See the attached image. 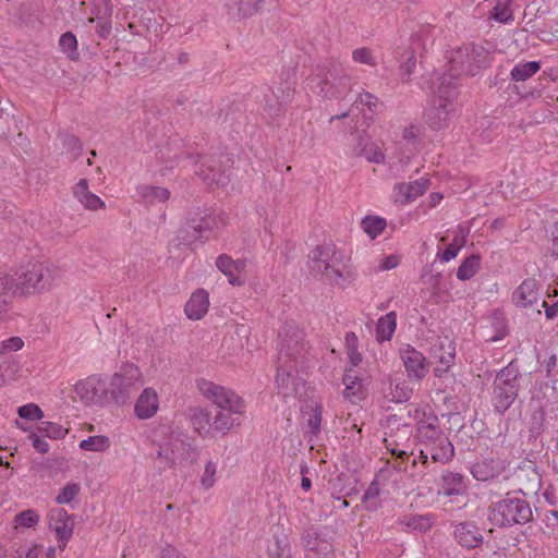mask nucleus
<instances>
[{
	"label": "nucleus",
	"instance_id": "nucleus-1",
	"mask_svg": "<svg viewBox=\"0 0 558 558\" xmlns=\"http://www.w3.org/2000/svg\"><path fill=\"white\" fill-rule=\"evenodd\" d=\"M276 383L280 393L294 390L295 375L304 359V333L293 323L284 322L279 330Z\"/></svg>",
	"mask_w": 558,
	"mask_h": 558
},
{
	"label": "nucleus",
	"instance_id": "nucleus-2",
	"mask_svg": "<svg viewBox=\"0 0 558 558\" xmlns=\"http://www.w3.org/2000/svg\"><path fill=\"white\" fill-rule=\"evenodd\" d=\"M447 68L440 78L446 77V84L457 85V80L463 75H476L490 63V53L483 46L470 44L460 47L447 56Z\"/></svg>",
	"mask_w": 558,
	"mask_h": 558
},
{
	"label": "nucleus",
	"instance_id": "nucleus-3",
	"mask_svg": "<svg viewBox=\"0 0 558 558\" xmlns=\"http://www.w3.org/2000/svg\"><path fill=\"white\" fill-rule=\"evenodd\" d=\"M22 294L45 293L52 290L62 279L63 271L60 267L44 263H28L17 268Z\"/></svg>",
	"mask_w": 558,
	"mask_h": 558
},
{
	"label": "nucleus",
	"instance_id": "nucleus-4",
	"mask_svg": "<svg viewBox=\"0 0 558 558\" xmlns=\"http://www.w3.org/2000/svg\"><path fill=\"white\" fill-rule=\"evenodd\" d=\"M342 260L343 254L332 243H324L310 252L307 265L313 276L337 282L343 277Z\"/></svg>",
	"mask_w": 558,
	"mask_h": 558
},
{
	"label": "nucleus",
	"instance_id": "nucleus-5",
	"mask_svg": "<svg viewBox=\"0 0 558 558\" xmlns=\"http://www.w3.org/2000/svg\"><path fill=\"white\" fill-rule=\"evenodd\" d=\"M531 519V506L520 496L507 494L505 498L494 502L490 508L489 520L498 526L525 524L530 522Z\"/></svg>",
	"mask_w": 558,
	"mask_h": 558
},
{
	"label": "nucleus",
	"instance_id": "nucleus-6",
	"mask_svg": "<svg viewBox=\"0 0 558 558\" xmlns=\"http://www.w3.org/2000/svg\"><path fill=\"white\" fill-rule=\"evenodd\" d=\"M439 81L438 97L425 113V122L435 131L446 129L452 121L456 116L454 99L458 96L457 85L446 84V77Z\"/></svg>",
	"mask_w": 558,
	"mask_h": 558
},
{
	"label": "nucleus",
	"instance_id": "nucleus-7",
	"mask_svg": "<svg viewBox=\"0 0 558 558\" xmlns=\"http://www.w3.org/2000/svg\"><path fill=\"white\" fill-rule=\"evenodd\" d=\"M521 374L518 366L511 362L495 377L493 400L496 411L504 413L514 402L519 392V378Z\"/></svg>",
	"mask_w": 558,
	"mask_h": 558
},
{
	"label": "nucleus",
	"instance_id": "nucleus-8",
	"mask_svg": "<svg viewBox=\"0 0 558 558\" xmlns=\"http://www.w3.org/2000/svg\"><path fill=\"white\" fill-rule=\"evenodd\" d=\"M223 223L222 217L213 209H197L191 213L186 226L181 230V239L185 245H193L196 241L208 239L207 233L213 232Z\"/></svg>",
	"mask_w": 558,
	"mask_h": 558
},
{
	"label": "nucleus",
	"instance_id": "nucleus-9",
	"mask_svg": "<svg viewBox=\"0 0 558 558\" xmlns=\"http://www.w3.org/2000/svg\"><path fill=\"white\" fill-rule=\"evenodd\" d=\"M141 379V371L134 364H124L107 383L109 402L123 404L130 399Z\"/></svg>",
	"mask_w": 558,
	"mask_h": 558
},
{
	"label": "nucleus",
	"instance_id": "nucleus-10",
	"mask_svg": "<svg viewBox=\"0 0 558 558\" xmlns=\"http://www.w3.org/2000/svg\"><path fill=\"white\" fill-rule=\"evenodd\" d=\"M197 387L206 399L217 404L220 409L228 410L234 414L244 412V402L234 391L206 379L198 380Z\"/></svg>",
	"mask_w": 558,
	"mask_h": 558
},
{
	"label": "nucleus",
	"instance_id": "nucleus-11",
	"mask_svg": "<svg viewBox=\"0 0 558 558\" xmlns=\"http://www.w3.org/2000/svg\"><path fill=\"white\" fill-rule=\"evenodd\" d=\"M349 77L336 68L327 73H317L311 78L312 89L325 98H338L345 94Z\"/></svg>",
	"mask_w": 558,
	"mask_h": 558
},
{
	"label": "nucleus",
	"instance_id": "nucleus-12",
	"mask_svg": "<svg viewBox=\"0 0 558 558\" xmlns=\"http://www.w3.org/2000/svg\"><path fill=\"white\" fill-rule=\"evenodd\" d=\"M75 392L86 403L104 405L109 403L107 381L98 377H88L75 385Z\"/></svg>",
	"mask_w": 558,
	"mask_h": 558
},
{
	"label": "nucleus",
	"instance_id": "nucleus-13",
	"mask_svg": "<svg viewBox=\"0 0 558 558\" xmlns=\"http://www.w3.org/2000/svg\"><path fill=\"white\" fill-rule=\"evenodd\" d=\"M399 355L409 379L420 381L428 374L429 364L423 353L415 348L408 344L400 349Z\"/></svg>",
	"mask_w": 558,
	"mask_h": 558
},
{
	"label": "nucleus",
	"instance_id": "nucleus-14",
	"mask_svg": "<svg viewBox=\"0 0 558 558\" xmlns=\"http://www.w3.org/2000/svg\"><path fill=\"white\" fill-rule=\"evenodd\" d=\"M305 558H336L332 544L319 537L316 529H307L302 536Z\"/></svg>",
	"mask_w": 558,
	"mask_h": 558
},
{
	"label": "nucleus",
	"instance_id": "nucleus-15",
	"mask_svg": "<svg viewBox=\"0 0 558 558\" xmlns=\"http://www.w3.org/2000/svg\"><path fill=\"white\" fill-rule=\"evenodd\" d=\"M49 527L54 531L59 547H65L73 534V520L63 508H54L49 512Z\"/></svg>",
	"mask_w": 558,
	"mask_h": 558
},
{
	"label": "nucleus",
	"instance_id": "nucleus-16",
	"mask_svg": "<svg viewBox=\"0 0 558 558\" xmlns=\"http://www.w3.org/2000/svg\"><path fill=\"white\" fill-rule=\"evenodd\" d=\"M429 185V180L420 178L413 182H401L393 187V199L396 203L408 204L423 195Z\"/></svg>",
	"mask_w": 558,
	"mask_h": 558
},
{
	"label": "nucleus",
	"instance_id": "nucleus-17",
	"mask_svg": "<svg viewBox=\"0 0 558 558\" xmlns=\"http://www.w3.org/2000/svg\"><path fill=\"white\" fill-rule=\"evenodd\" d=\"M420 453L424 462L430 458L434 462L447 463L452 459L454 449L447 436H440L436 442L421 448Z\"/></svg>",
	"mask_w": 558,
	"mask_h": 558
},
{
	"label": "nucleus",
	"instance_id": "nucleus-18",
	"mask_svg": "<svg viewBox=\"0 0 558 558\" xmlns=\"http://www.w3.org/2000/svg\"><path fill=\"white\" fill-rule=\"evenodd\" d=\"M355 143L352 144L351 155L353 157H363L369 162L381 163L385 159L383 151L373 143L367 135L356 134Z\"/></svg>",
	"mask_w": 558,
	"mask_h": 558
},
{
	"label": "nucleus",
	"instance_id": "nucleus-19",
	"mask_svg": "<svg viewBox=\"0 0 558 558\" xmlns=\"http://www.w3.org/2000/svg\"><path fill=\"white\" fill-rule=\"evenodd\" d=\"M17 269L12 272L0 271V314L5 312L10 299L17 294L23 295Z\"/></svg>",
	"mask_w": 558,
	"mask_h": 558
},
{
	"label": "nucleus",
	"instance_id": "nucleus-20",
	"mask_svg": "<svg viewBox=\"0 0 558 558\" xmlns=\"http://www.w3.org/2000/svg\"><path fill=\"white\" fill-rule=\"evenodd\" d=\"M217 268L228 277L232 286H242L244 280L240 275L245 270L246 259L233 260L229 255L221 254L216 259Z\"/></svg>",
	"mask_w": 558,
	"mask_h": 558
},
{
	"label": "nucleus",
	"instance_id": "nucleus-21",
	"mask_svg": "<svg viewBox=\"0 0 558 558\" xmlns=\"http://www.w3.org/2000/svg\"><path fill=\"white\" fill-rule=\"evenodd\" d=\"M456 541L465 548H476L483 544L480 527L473 522H461L454 527Z\"/></svg>",
	"mask_w": 558,
	"mask_h": 558
},
{
	"label": "nucleus",
	"instance_id": "nucleus-22",
	"mask_svg": "<svg viewBox=\"0 0 558 558\" xmlns=\"http://www.w3.org/2000/svg\"><path fill=\"white\" fill-rule=\"evenodd\" d=\"M159 408V400L157 392L153 388H145L140 395L134 412L141 420L153 417Z\"/></svg>",
	"mask_w": 558,
	"mask_h": 558
},
{
	"label": "nucleus",
	"instance_id": "nucleus-23",
	"mask_svg": "<svg viewBox=\"0 0 558 558\" xmlns=\"http://www.w3.org/2000/svg\"><path fill=\"white\" fill-rule=\"evenodd\" d=\"M512 300L517 306L530 307L538 300L537 282L533 278L525 279L513 292Z\"/></svg>",
	"mask_w": 558,
	"mask_h": 558
},
{
	"label": "nucleus",
	"instance_id": "nucleus-24",
	"mask_svg": "<svg viewBox=\"0 0 558 558\" xmlns=\"http://www.w3.org/2000/svg\"><path fill=\"white\" fill-rule=\"evenodd\" d=\"M294 89L287 84L286 88H277L272 90V96L276 101L272 102L270 99L266 100L265 110L272 119L282 117L286 112L287 104L292 99Z\"/></svg>",
	"mask_w": 558,
	"mask_h": 558
},
{
	"label": "nucleus",
	"instance_id": "nucleus-25",
	"mask_svg": "<svg viewBox=\"0 0 558 558\" xmlns=\"http://www.w3.org/2000/svg\"><path fill=\"white\" fill-rule=\"evenodd\" d=\"M189 418L195 433L202 437L213 435L211 413L204 408L194 407L189 410Z\"/></svg>",
	"mask_w": 558,
	"mask_h": 558
},
{
	"label": "nucleus",
	"instance_id": "nucleus-26",
	"mask_svg": "<svg viewBox=\"0 0 558 558\" xmlns=\"http://www.w3.org/2000/svg\"><path fill=\"white\" fill-rule=\"evenodd\" d=\"M343 397L355 403L364 398L362 379L352 367H347L343 376Z\"/></svg>",
	"mask_w": 558,
	"mask_h": 558
},
{
	"label": "nucleus",
	"instance_id": "nucleus-27",
	"mask_svg": "<svg viewBox=\"0 0 558 558\" xmlns=\"http://www.w3.org/2000/svg\"><path fill=\"white\" fill-rule=\"evenodd\" d=\"M208 306V293L205 290H197L186 302L184 312L191 319H201L207 313Z\"/></svg>",
	"mask_w": 558,
	"mask_h": 558
},
{
	"label": "nucleus",
	"instance_id": "nucleus-28",
	"mask_svg": "<svg viewBox=\"0 0 558 558\" xmlns=\"http://www.w3.org/2000/svg\"><path fill=\"white\" fill-rule=\"evenodd\" d=\"M417 439L420 441L421 448L427 446L429 444L436 442V439L439 440L440 436H446L437 425V417L433 416L428 420H421L417 423Z\"/></svg>",
	"mask_w": 558,
	"mask_h": 558
},
{
	"label": "nucleus",
	"instance_id": "nucleus-29",
	"mask_svg": "<svg viewBox=\"0 0 558 558\" xmlns=\"http://www.w3.org/2000/svg\"><path fill=\"white\" fill-rule=\"evenodd\" d=\"M75 198L87 209L97 210L105 206V203L94 193L88 190V182L86 179H81L73 187Z\"/></svg>",
	"mask_w": 558,
	"mask_h": 558
},
{
	"label": "nucleus",
	"instance_id": "nucleus-30",
	"mask_svg": "<svg viewBox=\"0 0 558 558\" xmlns=\"http://www.w3.org/2000/svg\"><path fill=\"white\" fill-rule=\"evenodd\" d=\"M501 464L493 459H484L473 464L471 473L477 481H488L499 475L501 472Z\"/></svg>",
	"mask_w": 558,
	"mask_h": 558
},
{
	"label": "nucleus",
	"instance_id": "nucleus-31",
	"mask_svg": "<svg viewBox=\"0 0 558 558\" xmlns=\"http://www.w3.org/2000/svg\"><path fill=\"white\" fill-rule=\"evenodd\" d=\"M441 482V489L446 496L462 495L466 489L464 476L457 472H445Z\"/></svg>",
	"mask_w": 558,
	"mask_h": 558
},
{
	"label": "nucleus",
	"instance_id": "nucleus-32",
	"mask_svg": "<svg viewBox=\"0 0 558 558\" xmlns=\"http://www.w3.org/2000/svg\"><path fill=\"white\" fill-rule=\"evenodd\" d=\"M136 194L146 205L162 203L170 197L169 190L146 184L138 185L136 187Z\"/></svg>",
	"mask_w": 558,
	"mask_h": 558
},
{
	"label": "nucleus",
	"instance_id": "nucleus-33",
	"mask_svg": "<svg viewBox=\"0 0 558 558\" xmlns=\"http://www.w3.org/2000/svg\"><path fill=\"white\" fill-rule=\"evenodd\" d=\"M436 27L432 25H423L412 36V50L413 52L427 51L435 40Z\"/></svg>",
	"mask_w": 558,
	"mask_h": 558
},
{
	"label": "nucleus",
	"instance_id": "nucleus-34",
	"mask_svg": "<svg viewBox=\"0 0 558 558\" xmlns=\"http://www.w3.org/2000/svg\"><path fill=\"white\" fill-rule=\"evenodd\" d=\"M401 526H405L412 531L425 533L432 529L435 523L434 515L430 513L426 514H413L404 515L399 521Z\"/></svg>",
	"mask_w": 558,
	"mask_h": 558
},
{
	"label": "nucleus",
	"instance_id": "nucleus-35",
	"mask_svg": "<svg viewBox=\"0 0 558 558\" xmlns=\"http://www.w3.org/2000/svg\"><path fill=\"white\" fill-rule=\"evenodd\" d=\"M264 0H255L253 4H244L241 0H231L225 4L227 13L236 20L257 13Z\"/></svg>",
	"mask_w": 558,
	"mask_h": 558
},
{
	"label": "nucleus",
	"instance_id": "nucleus-36",
	"mask_svg": "<svg viewBox=\"0 0 558 558\" xmlns=\"http://www.w3.org/2000/svg\"><path fill=\"white\" fill-rule=\"evenodd\" d=\"M268 555L270 558H291L290 543L283 531L274 534L268 545Z\"/></svg>",
	"mask_w": 558,
	"mask_h": 558
},
{
	"label": "nucleus",
	"instance_id": "nucleus-37",
	"mask_svg": "<svg viewBox=\"0 0 558 558\" xmlns=\"http://www.w3.org/2000/svg\"><path fill=\"white\" fill-rule=\"evenodd\" d=\"M397 327V314L389 312L385 316H381L376 325V339L378 341L390 340L396 331Z\"/></svg>",
	"mask_w": 558,
	"mask_h": 558
},
{
	"label": "nucleus",
	"instance_id": "nucleus-38",
	"mask_svg": "<svg viewBox=\"0 0 558 558\" xmlns=\"http://www.w3.org/2000/svg\"><path fill=\"white\" fill-rule=\"evenodd\" d=\"M413 389L405 380L396 379L390 381V400L396 403H402L412 397Z\"/></svg>",
	"mask_w": 558,
	"mask_h": 558
},
{
	"label": "nucleus",
	"instance_id": "nucleus-39",
	"mask_svg": "<svg viewBox=\"0 0 558 558\" xmlns=\"http://www.w3.org/2000/svg\"><path fill=\"white\" fill-rule=\"evenodd\" d=\"M63 149L71 162L77 160L83 151V146L80 138L72 134H61Z\"/></svg>",
	"mask_w": 558,
	"mask_h": 558
},
{
	"label": "nucleus",
	"instance_id": "nucleus-40",
	"mask_svg": "<svg viewBox=\"0 0 558 558\" xmlns=\"http://www.w3.org/2000/svg\"><path fill=\"white\" fill-rule=\"evenodd\" d=\"M232 414L234 413L220 409V411H218L216 415L211 417L213 434L221 433L225 435L228 430H230L235 424V418L232 416Z\"/></svg>",
	"mask_w": 558,
	"mask_h": 558
},
{
	"label": "nucleus",
	"instance_id": "nucleus-41",
	"mask_svg": "<svg viewBox=\"0 0 558 558\" xmlns=\"http://www.w3.org/2000/svg\"><path fill=\"white\" fill-rule=\"evenodd\" d=\"M541 69L537 61L521 62L514 65L511 71V77L515 82H523L534 75Z\"/></svg>",
	"mask_w": 558,
	"mask_h": 558
},
{
	"label": "nucleus",
	"instance_id": "nucleus-42",
	"mask_svg": "<svg viewBox=\"0 0 558 558\" xmlns=\"http://www.w3.org/2000/svg\"><path fill=\"white\" fill-rule=\"evenodd\" d=\"M196 174L209 185L216 184L218 186H226L230 182L229 174L220 172L211 166L208 167V172H205V170L201 168L199 171H196Z\"/></svg>",
	"mask_w": 558,
	"mask_h": 558
},
{
	"label": "nucleus",
	"instance_id": "nucleus-43",
	"mask_svg": "<svg viewBox=\"0 0 558 558\" xmlns=\"http://www.w3.org/2000/svg\"><path fill=\"white\" fill-rule=\"evenodd\" d=\"M380 488L378 482L374 480L365 490L362 501L367 511H375L380 507Z\"/></svg>",
	"mask_w": 558,
	"mask_h": 558
},
{
	"label": "nucleus",
	"instance_id": "nucleus-44",
	"mask_svg": "<svg viewBox=\"0 0 558 558\" xmlns=\"http://www.w3.org/2000/svg\"><path fill=\"white\" fill-rule=\"evenodd\" d=\"M110 447V440L107 436H89L80 442V448L86 451L102 452Z\"/></svg>",
	"mask_w": 558,
	"mask_h": 558
},
{
	"label": "nucleus",
	"instance_id": "nucleus-45",
	"mask_svg": "<svg viewBox=\"0 0 558 558\" xmlns=\"http://www.w3.org/2000/svg\"><path fill=\"white\" fill-rule=\"evenodd\" d=\"M480 269V257L471 255L465 258L457 270V277L460 280L471 279Z\"/></svg>",
	"mask_w": 558,
	"mask_h": 558
},
{
	"label": "nucleus",
	"instance_id": "nucleus-46",
	"mask_svg": "<svg viewBox=\"0 0 558 558\" xmlns=\"http://www.w3.org/2000/svg\"><path fill=\"white\" fill-rule=\"evenodd\" d=\"M363 230L369 235V238L375 239L386 228L387 223L384 218L380 217H365L362 222Z\"/></svg>",
	"mask_w": 558,
	"mask_h": 558
},
{
	"label": "nucleus",
	"instance_id": "nucleus-47",
	"mask_svg": "<svg viewBox=\"0 0 558 558\" xmlns=\"http://www.w3.org/2000/svg\"><path fill=\"white\" fill-rule=\"evenodd\" d=\"M38 432L44 437L51 439H61L68 434L66 428L53 422H41L38 426Z\"/></svg>",
	"mask_w": 558,
	"mask_h": 558
},
{
	"label": "nucleus",
	"instance_id": "nucleus-48",
	"mask_svg": "<svg viewBox=\"0 0 558 558\" xmlns=\"http://www.w3.org/2000/svg\"><path fill=\"white\" fill-rule=\"evenodd\" d=\"M59 45L64 53L72 60L78 57L77 40L72 33H65L60 37Z\"/></svg>",
	"mask_w": 558,
	"mask_h": 558
},
{
	"label": "nucleus",
	"instance_id": "nucleus-49",
	"mask_svg": "<svg viewBox=\"0 0 558 558\" xmlns=\"http://www.w3.org/2000/svg\"><path fill=\"white\" fill-rule=\"evenodd\" d=\"M80 489L77 483H68L56 497V502L59 505L71 502L78 495Z\"/></svg>",
	"mask_w": 558,
	"mask_h": 558
},
{
	"label": "nucleus",
	"instance_id": "nucleus-50",
	"mask_svg": "<svg viewBox=\"0 0 558 558\" xmlns=\"http://www.w3.org/2000/svg\"><path fill=\"white\" fill-rule=\"evenodd\" d=\"M17 414L21 418L36 421L44 416L43 410L35 403H28L17 409Z\"/></svg>",
	"mask_w": 558,
	"mask_h": 558
},
{
	"label": "nucleus",
	"instance_id": "nucleus-51",
	"mask_svg": "<svg viewBox=\"0 0 558 558\" xmlns=\"http://www.w3.org/2000/svg\"><path fill=\"white\" fill-rule=\"evenodd\" d=\"M352 59L356 63L366 64V65H369V66H375L376 65V60H375V57L373 54V51H372V49H369L367 47H362V48H357V49L353 50L352 51Z\"/></svg>",
	"mask_w": 558,
	"mask_h": 558
},
{
	"label": "nucleus",
	"instance_id": "nucleus-52",
	"mask_svg": "<svg viewBox=\"0 0 558 558\" xmlns=\"http://www.w3.org/2000/svg\"><path fill=\"white\" fill-rule=\"evenodd\" d=\"M14 521L20 526L33 527L38 523L39 515L36 513L35 510L28 509L17 513L15 515Z\"/></svg>",
	"mask_w": 558,
	"mask_h": 558
},
{
	"label": "nucleus",
	"instance_id": "nucleus-53",
	"mask_svg": "<svg viewBox=\"0 0 558 558\" xmlns=\"http://www.w3.org/2000/svg\"><path fill=\"white\" fill-rule=\"evenodd\" d=\"M216 470L217 466L213 461L206 463L204 473L201 476V484L205 489H209L214 486Z\"/></svg>",
	"mask_w": 558,
	"mask_h": 558
},
{
	"label": "nucleus",
	"instance_id": "nucleus-54",
	"mask_svg": "<svg viewBox=\"0 0 558 558\" xmlns=\"http://www.w3.org/2000/svg\"><path fill=\"white\" fill-rule=\"evenodd\" d=\"M24 347V341L21 337H11L0 342V355L8 352L19 351Z\"/></svg>",
	"mask_w": 558,
	"mask_h": 558
},
{
	"label": "nucleus",
	"instance_id": "nucleus-55",
	"mask_svg": "<svg viewBox=\"0 0 558 558\" xmlns=\"http://www.w3.org/2000/svg\"><path fill=\"white\" fill-rule=\"evenodd\" d=\"M481 545L480 551L476 554L475 558H504V554L494 545L489 543H483Z\"/></svg>",
	"mask_w": 558,
	"mask_h": 558
},
{
	"label": "nucleus",
	"instance_id": "nucleus-56",
	"mask_svg": "<svg viewBox=\"0 0 558 558\" xmlns=\"http://www.w3.org/2000/svg\"><path fill=\"white\" fill-rule=\"evenodd\" d=\"M546 533L555 536L558 531V510H549L545 515Z\"/></svg>",
	"mask_w": 558,
	"mask_h": 558
},
{
	"label": "nucleus",
	"instance_id": "nucleus-57",
	"mask_svg": "<svg viewBox=\"0 0 558 558\" xmlns=\"http://www.w3.org/2000/svg\"><path fill=\"white\" fill-rule=\"evenodd\" d=\"M320 424H322V409L315 408L313 409L308 422L307 427L310 432L314 435L318 434L320 432Z\"/></svg>",
	"mask_w": 558,
	"mask_h": 558
},
{
	"label": "nucleus",
	"instance_id": "nucleus-58",
	"mask_svg": "<svg viewBox=\"0 0 558 558\" xmlns=\"http://www.w3.org/2000/svg\"><path fill=\"white\" fill-rule=\"evenodd\" d=\"M494 19L500 23H507L513 19L511 10L506 4H498L494 8Z\"/></svg>",
	"mask_w": 558,
	"mask_h": 558
},
{
	"label": "nucleus",
	"instance_id": "nucleus-59",
	"mask_svg": "<svg viewBox=\"0 0 558 558\" xmlns=\"http://www.w3.org/2000/svg\"><path fill=\"white\" fill-rule=\"evenodd\" d=\"M459 253V247L456 244L449 243L444 252L438 253V257L441 262L447 263L453 259Z\"/></svg>",
	"mask_w": 558,
	"mask_h": 558
},
{
	"label": "nucleus",
	"instance_id": "nucleus-60",
	"mask_svg": "<svg viewBox=\"0 0 558 558\" xmlns=\"http://www.w3.org/2000/svg\"><path fill=\"white\" fill-rule=\"evenodd\" d=\"M415 64H416V59L415 57L412 54L410 56L407 61L401 65L400 70H401V77L403 80H409L412 72H413V69L415 68Z\"/></svg>",
	"mask_w": 558,
	"mask_h": 558
},
{
	"label": "nucleus",
	"instance_id": "nucleus-61",
	"mask_svg": "<svg viewBox=\"0 0 558 558\" xmlns=\"http://www.w3.org/2000/svg\"><path fill=\"white\" fill-rule=\"evenodd\" d=\"M155 459H165L167 465H173L175 463V456L173 450L169 448L160 447L156 453Z\"/></svg>",
	"mask_w": 558,
	"mask_h": 558
},
{
	"label": "nucleus",
	"instance_id": "nucleus-62",
	"mask_svg": "<svg viewBox=\"0 0 558 558\" xmlns=\"http://www.w3.org/2000/svg\"><path fill=\"white\" fill-rule=\"evenodd\" d=\"M33 447L40 453H46L49 450V444L41 439L37 434L33 433L29 435Z\"/></svg>",
	"mask_w": 558,
	"mask_h": 558
},
{
	"label": "nucleus",
	"instance_id": "nucleus-63",
	"mask_svg": "<svg viewBox=\"0 0 558 558\" xmlns=\"http://www.w3.org/2000/svg\"><path fill=\"white\" fill-rule=\"evenodd\" d=\"M359 100L360 104L367 106L371 111H375L377 108L378 99L369 93L361 94Z\"/></svg>",
	"mask_w": 558,
	"mask_h": 558
},
{
	"label": "nucleus",
	"instance_id": "nucleus-64",
	"mask_svg": "<svg viewBox=\"0 0 558 558\" xmlns=\"http://www.w3.org/2000/svg\"><path fill=\"white\" fill-rule=\"evenodd\" d=\"M160 558H185L182 556L177 548L172 546H166L160 551Z\"/></svg>",
	"mask_w": 558,
	"mask_h": 558
}]
</instances>
